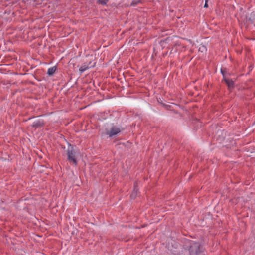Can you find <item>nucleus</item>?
Returning <instances> with one entry per match:
<instances>
[{
	"label": "nucleus",
	"instance_id": "nucleus-1",
	"mask_svg": "<svg viewBox=\"0 0 255 255\" xmlns=\"http://www.w3.org/2000/svg\"><path fill=\"white\" fill-rule=\"evenodd\" d=\"M189 245L190 255H205L204 249L199 243L191 241Z\"/></svg>",
	"mask_w": 255,
	"mask_h": 255
},
{
	"label": "nucleus",
	"instance_id": "nucleus-2",
	"mask_svg": "<svg viewBox=\"0 0 255 255\" xmlns=\"http://www.w3.org/2000/svg\"><path fill=\"white\" fill-rule=\"evenodd\" d=\"M76 152L74 149V147L71 145H69L68 146L67 150V160L73 164L76 165L77 161L76 158Z\"/></svg>",
	"mask_w": 255,
	"mask_h": 255
},
{
	"label": "nucleus",
	"instance_id": "nucleus-3",
	"mask_svg": "<svg viewBox=\"0 0 255 255\" xmlns=\"http://www.w3.org/2000/svg\"><path fill=\"white\" fill-rule=\"evenodd\" d=\"M121 131L120 129L116 127L112 126L109 131H107L106 134L109 136V137H112L117 135Z\"/></svg>",
	"mask_w": 255,
	"mask_h": 255
},
{
	"label": "nucleus",
	"instance_id": "nucleus-4",
	"mask_svg": "<svg viewBox=\"0 0 255 255\" xmlns=\"http://www.w3.org/2000/svg\"><path fill=\"white\" fill-rule=\"evenodd\" d=\"M221 72L223 76L224 77V74L223 73V71L222 69L221 70ZM224 80L226 82V84L227 85L229 89H231L234 87V82L232 79H227L225 77H224Z\"/></svg>",
	"mask_w": 255,
	"mask_h": 255
},
{
	"label": "nucleus",
	"instance_id": "nucleus-5",
	"mask_svg": "<svg viewBox=\"0 0 255 255\" xmlns=\"http://www.w3.org/2000/svg\"><path fill=\"white\" fill-rule=\"evenodd\" d=\"M138 189L137 188V183H136L134 184V189L130 196L131 198L134 199L136 197L138 193Z\"/></svg>",
	"mask_w": 255,
	"mask_h": 255
},
{
	"label": "nucleus",
	"instance_id": "nucleus-6",
	"mask_svg": "<svg viewBox=\"0 0 255 255\" xmlns=\"http://www.w3.org/2000/svg\"><path fill=\"white\" fill-rule=\"evenodd\" d=\"M56 69H57L56 66H54L48 68V69L47 70V74L49 76H52L55 72Z\"/></svg>",
	"mask_w": 255,
	"mask_h": 255
},
{
	"label": "nucleus",
	"instance_id": "nucleus-7",
	"mask_svg": "<svg viewBox=\"0 0 255 255\" xmlns=\"http://www.w3.org/2000/svg\"><path fill=\"white\" fill-rule=\"evenodd\" d=\"M43 125V123L39 120L36 121L33 123L32 126L37 128Z\"/></svg>",
	"mask_w": 255,
	"mask_h": 255
},
{
	"label": "nucleus",
	"instance_id": "nucleus-8",
	"mask_svg": "<svg viewBox=\"0 0 255 255\" xmlns=\"http://www.w3.org/2000/svg\"><path fill=\"white\" fill-rule=\"evenodd\" d=\"M88 69L89 67L88 66L84 65L79 68V71L80 73H83Z\"/></svg>",
	"mask_w": 255,
	"mask_h": 255
},
{
	"label": "nucleus",
	"instance_id": "nucleus-9",
	"mask_svg": "<svg viewBox=\"0 0 255 255\" xmlns=\"http://www.w3.org/2000/svg\"><path fill=\"white\" fill-rule=\"evenodd\" d=\"M109 0H98L97 2L102 5H106Z\"/></svg>",
	"mask_w": 255,
	"mask_h": 255
},
{
	"label": "nucleus",
	"instance_id": "nucleus-10",
	"mask_svg": "<svg viewBox=\"0 0 255 255\" xmlns=\"http://www.w3.org/2000/svg\"><path fill=\"white\" fill-rule=\"evenodd\" d=\"M204 7H205V8H207L208 7L207 0L206 1V2H205V3L204 4Z\"/></svg>",
	"mask_w": 255,
	"mask_h": 255
}]
</instances>
